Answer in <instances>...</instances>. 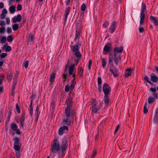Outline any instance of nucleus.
<instances>
[{
  "instance_id": "1",
  "label": "nucleus",
  "mask_w": 158,
  "mask_h": 158,
  "mask_svg": "<svg viewBox=\"0 0 158 158\" xmlns=\"http://www.w3.org/2000/svg\"><path fill=\"white\" fill-rule=\"evenodd\" d=\"M21 139L18 137L14 138L13 141L14 143V147L15 150H18L20 149L21 144L20 143Z\"/></svg>"
},
{
  "instance_id": "41",
  "label": "nucleus",
  "mask_w": 158,
  "mask_h": 158,
  "mask_svg": "<svg viewBox=\"0 0 158 158\" xmlns=\"http://www.w3.org/2000/svg\"><path fill=\"white\" fill-rule=\"evenodd\" d=\"M64 133V131L62 128L60 127L59 130V134L60 135H62Z\"/></svg>"
},
{
  "instance_id": "6",
  "label": "nucleus",
  "mask_w": 158,
  "mask_h": 158,
  "mask_svg": "<svg viewBox=\"0 0 158 158\" xmlns=\"http://www.w3.org/2000/svg\"><path fill=\"white\" fill-rule=\"evenodd\" d=\"M65 114L66 117L71 118V117L73 116V114L72 112L71 113L70 107L67 106L65 110Z\"/></svg>"
},
{
  "instance_id": "19",
  "label": "nucleus",
  "mask_w": 158,
  "mask_h": 158,
  "mask_svg": "<svg viewBox=\"0 0 158 158\" xmlns=\"http://www.w3.org/2000/svg\"><path fill=\"white\" fill-rule=\"evenodd\" d=\"M72 99L71 98H68L67 99L65 102V103L67 104V106L70 107L72 105Z\"/></svg>"
},
{
  "instance_id": "43",
  "label": "nucleus",
  "mask_w": 158,
  "mask_h": 158,
  "mask_svg": "<svg viewBox=\"0 0 158 158\" xmlns=\"http://www.w3.org/2000/svg\"><path fill=\"white\" fill-rule=\"evenodd\" d=\"M120 59V57L118 56V57L114 58V62L116 64V65H118V63L119 59Z\"/></svg>"
},
{
  "instance_id": "33",
  "label": "nucleus",
  "mask_w": 158,
  "mask_h": 158,
  "mask_svg": "<svg viewBox=\"0 0 158 158\" xmlns=\"http://www.w3.org/2000/svg\"><path fill=\"white\" fill-rule=\"evenodd\" d=\"M11 128L14 131H15L18 127L17 126L16 124L13 123L11 125Z\"/></svg>"
},
{
  "instance_id": "17",
  "label": "nucleus",
  "mask_w": 158,
  "mask_h": 158,
  "mask_svg": "<svg viewBox=\"0 0 158 158\" xmlns=\"http://www.w3.org/2000/svg\"><path fill=\"white\" fill-rule=\"evenodd\" d=\"M75 67V64H72L69 66V75H72L73 72V70Z\"/></svg>"
},
{
  "instance_id": "37",
  "label": "nucleus",
  "mask_w": 158,
  "mask_h": 158,
  "mask_svg": "<svg viewBox=\"0 0 158 158\" xmlns=\"http://www.w3.org/2000/svg\"><path fill=\"white\" fill-rule=\"evenodd\" d=\"M74 55L77 58H80L81 57V55L79 51L78 52H75Z\"/></svg>"
},
{
  "instance_id": "51",
  "label": "nucleus",
  "mask_w": 158,
  "mask_h": 158,
  "mask_svg": "<svg viewBox=\"0 0 158 158\" xmlns=\"http://www.w3.org/2000/svg\"><path fill=\"white\" fill-rule=\"evenodd\" d=\"M85 10H81L80 13V17L81 18H83L84 16V11Z\"/></svg>"
},
{
  "instance_id": "50",
  "label": "nucleus",
  "mask_w": 158,
  "mask_h": 158,
  "mask_svg": "<svg viewBox=\"0 0 158 158\" xmlns=\"http://www.w3.org/2000/svg\"><path fill=\"white\" fill-rule=\"evenodd\" d=\"M146 6L145 4L143 3L141 6V10H146Z\"/></svg>"
},
{
  "instance_id": "22",
  "label": "nucleus",
  "mask_w": 158,
  "mask_h": 158,
  "mask_svg": "<svg viewBox=\"0 0 158 158\" xmlns=\"http://www.w3.org/2000/svg\"><path fill=\"white\" fill-rule=\"evenodd\" d=\"M7 13V10H2V14L0 16V18L1 19H4L5 18L6 15Z\"/></svg>"
},
{
  "instance_id": "60",
  "label": "nucleus",
  "mask_w": 158,
  "mask_h": 158,
  "mask_svg": "<svg viewBox=\"0 0 158 158\" xmlns=\"http://www.w3.org/2000/svg\"><path fill=\"white\" fill-rule=\"evenodd\" d=\"M139 32L140 33H142L143 32L144 30L143 27H140L139 29Z\"/></svg>"
},
{
  "instance_id": "12",
  "label": "nucleus",
  "mask_w": 158,
  "mask_h": 158,
  "mask_svg": "<svg viewBox=\"0 0 158 158\" xmlns=\"http://www.w3.org/2000/svg\"><path fill=\"white\" fill-rule=\"evenodd\" d=\"M99 110V108H98L96 106V103L94 101L92 103V111L94 113H96Z\"/></svg>"
},
{
  "instance_id": "39",
  "label": "nucleus",
  "mask_w": 158,
  "mask_h": 158,
  "mask_svg": "<svg viewBox=\"0 0 158 158\" xmlns=\"http://www.w3.org/2000/svg\"><path fill=\"white\" fill-rule=\"evenodd\" d=\"M97 153V152L96 150H94L93 151L92 153L91 156V158H94L96 154Z\"/></svg>"
},
{
  "instance_id": "18",
  "label": "nucleus",
  "mask_w": 158,
  "mask_h": 158,
  "mask_svg": "<svg viewBox=\"0 0 158 158\" xmlns=\"http://www.w3.org/2000/svg\"><path fill=\"white\" fill-rule=\"evenodd\" d=\"M132 73V70L131 69H127L125 71V77H127L129 76H131Z\"/></svg>"
},
{
  "instance_id": "21",
  "label": "nucleus",
  "mask_w": 158,
  "mask_h": 158,
  "mask_svg": "<svg viewBox=\"0 0 158 158\" xmlns=\"http://www.w3.org/2000/svg\"><path fill=\"white\" fill-rule=\"evenodd\" d=\"M69 10H65L64 14V24L66 23L67 22V19L68 15H69Z\"/></svg>"
},
{
  "instance_id": "55",
  "label": "nucleus",
  "mask_w": 158,
  "mask_h": 158,
  "mask_svg": "<svg viewBox=\"0 0 158 158\" xmlns=\"http://www.w3.org/2000/svg\"><path fill=\"white\" fill-rule=\"evenodd\" d=\"M98 86L99 92L101 93L102 92V85L98 84Z\"/></svg>"
},
{
  "instance_id": "34",
  "label": "nucleus",
  "mask_w": 158,
  "mask_h": 158,
  "mask_svg": "<svg viewBox=\"0 0 158 158\" xmlns=\"http://www.w3.org/2000/svg\"><path fill=\"white\" fill-rule=\"evenodd\" d=\"M147 102H146L145 103L143 107V113L144 114H146L148 111V109L147 108Z\"/></svg>"
},
{
  "instance_id": "4",
  "label": "nucleus",
  "mask_w": 158,
  "mask_h": 158,
  "mask_svg": "<svg viewBox=\"0 0 158 158\" xmlns=\"http://www.w3.org/2000/svg\"><path fill=\"white\" fill-rule=\"evenodd\" d=\"M111 44L108 43L104 47L103 49V54L106 55L112 50L111 48Z\"/></svg>"
},
{
  "instance_id": "10",
  "label": "nucleus",
  "mask_w": 158,
  "mask_h": 158,
  "mask_svg": "<svg viewBox=\"0 0 158 158\" xmlns=\"http://www.w3.org/2000/svg\"><path fill=\"white\" fill-rule=\"evenodd\" d=\"M25 115V113H23L22 114L21 118L20 119V126L23 128V125L24 123Z\"/></svg>"
},
{
  "instance_id": "63",
  "label": "nucleus",
  "mask_w": 158,
  "mask_h": 158,
  "mask_svg": "<svg viewBox=\"0 0 158 158\" xmlns=\"http://www.w3.org/2000/svg\"><path fill=\"white\" fill-rule=\"evenodd\" d=\"M71 0H66L65 3L66 6H69Z\"/></svg>"
},
{
  "instance_id": "27",
  "label": "nucleus",
  "mask_w": 158,
  "mask_h": 158,
  "mask_svg": "<svg viewBox=\"0 0 158 158\" xmlns=\"http://www.w3.org/2000/svg\"><path fill=\"white\" fill-rule=\"evenodd\" d=\"M5 48V51L6 52H9L11 50V47L9 46H6L4 45L2 49Z\"/></svg>"
},
{
  "instance_id": "29",
  "label": "nucleus",
  "mask_w": 158,
  "mask_h": 158,
  "mask_svg": "<svg viewBox=\"0 0 158 158\" xmlns=\"http://www.w3.org/2000/svg\"><path fill=\"white\" fill-rule=\"evenodd\" d=\"M109 71L113 75L114 77H116L118 76V73L116 72L115 73V72L114 71L111 69L110 67V68Z\"/></svg>"
},
{
  "instance_id": "20",
  "label": "nucleus",
  "mask_w": 158,
  "mask_h": 158,
  "mask_svg": "<svg viewBox=\"0 0 158 158\" xmlns=\"http://www.w3.org/2000/svg\"><path fill=\"white\" fill-rule=\"evenodd\" d=\"M84 72V69L82 68V67H80L78 68V75L81 77H82L83 76V73Z\"/></svg>"
},
{
  "instance_id": "61",
  "label": "nucleus",
  "mask_w": 158,
  "mask_h": 158,
  "mask_svg": "<svg viewBox=\"0 0 158 158\" xmlns=\"http://www.w3.org/2000/svg\"><path fill=\"white\" fill-rule=\"evenodd\" d=\"M22 5L21 4H19L17 5V10H21Z\"/></svg>"
},
{
  "instance_id": "25",
  "label": "nucleus",
  "mask_w": 158,
  "mask_h": 158,
  "mask_svg": "<svg viewBox=\"0 0 158 158\" xmlns=\"http://www.w3.org/2000/svg\"><path fill=\"white\" fill-rule=\"evenodd\" d=\"M109 64L112 67H114V64L113 61V59L112 57V55L110 54V55L109 57Z\"/></svg>"
},
{
  "instance_id": "8",
  "label": "nucleus",
  "mask_w": 158,
  "mask_h": 158,
  "mask_svg": "<svg viewBox=\"0 0 158 158\" xmlns=\"http://www.w3.org/2000/svg\"><path fill=\"white\" fill-rule=\"evenodd\" d=\"M153 122L155 124L158 123V108L155 111Z\"/></svg>"
},
{
  "instance_id": "42",
  "label": "nucleus",
  "mask_w": 158,
  "mask_h": 158,
  "mask_svg": "<svg viewBox=\"0 0 158 158\" xmlns=\"http://www.w3.org/2000/svg\"><path fill=\"white\" fill-rule=\"evenodd\" d=\"M6 41V38L4 36H2L1 38V42L2 44L5 43Z\"/></svg>"
},
{
  "instance_id": "3",
  "label": "nucleus",
  "mask_w": 158,
  "mask_h": 158,
  "mask_svg": "<svg viewBox=\"0 0 158 158\" xmlns=\"http://www.w3.org/2000/svg\"><path fill=\"white\" fill-rule=\"evenodd\" d=\"M68 143L67 140V139L66 137H64L62 139V144L61 146L62 151V154L64 155V152L68 146Z\"/></svg>"
},
{
  "instance_id": "2",
  "label": "nucleus",
  "mask_w": 158,
  "mask_h": 158,
  "mask_svg": "<svg viewBox=\"0 0 158 158\" xmlns=\"http://www.w3.org/2000/svg\"><path fill=\"white\" fill-rule=\"evenodd\" d=\"M60 146L59 142L57 139H55L54 140V143L52 146L51 150L53 153H56L59 151Z\"/></svg>"
},
{
  "instance_id": "57",
  "label": "nucleus",
  "mask_w": 158,
  "mask_h": 158,
  "mask_svg": "<svg viewBox=\"0 0 158 158\" xmlns=\"http://www.w3.org/2000/svg\"><path fill=\"white\" fill-rule=\"evenodd\" d=\"M69 86L68 85H67L65 86V90L66 92H68L69 91Z\"/></svg>"
},
{
  "instance_id": "64",
  "label": "nucleus",
  "mask_w": 158,
  "mask_h": 158,
  "mask_svg": "<svg viewBox=\"0 0 158 158\" xmlns=\"http://www.w3.org/2000/svg\"><path fill=\"white\" fill-rule=\"evenodd\" d=\"M144 79L148 82L149 81V77L147 76H145Z\"/></svg>"
},
{
  "instance_id": "31",
  "label": "nucleus",
  "mask_w": 158,
  "mask_h": 158,
  "mask_svg": "<svg viewBox=\"0 0 158 158\" xmlns=\"http://www.w3.org/2000/svg\"><path fill=\"white\" fill-rule=\"evenodd\" d=\"M155 100V98L150 96L148 98V103L150 104L153 103Z\"/></svg>"
},
{
  "instance_id": "5",
  "label": "nucleus",
  "mask_w": 158,
  "mask_h": 158,
  "mask_svg": "<svg viewBox=\"0 0 158 158\" xmlns=\"http://www.w3.org/2000/svg\"><path fill=\"white\" fill-rule=\"evenodd\" d=\"M71 118L67 117L64 118L62 120L61 124L63 125H66L70 126L71 125Z\"/></svg>"
},
{
  "instance_id": "13",
  "label": "nucleus",
  "mask_w": 158,
  "mask_h": 158,
  "mask_svg": "<svg viewBox=\"0 0 158 158\" xmlns=\"http://www.w3.org/2000/svg\"><path fill=\"white\" fill-rule=\"evenodd\" d=\"M151 80L153 82H156L158 80V77L154 73H152L150 76Z\"/></svg>"
},
{
  "instance_id": "48",
  "label": "nucleus",
  "mask_w": 158,
  "mask_h": 158,
  "mask_svg": "<svg viewBox=\"0 0 158 158\" xmlns=\"http://www.w3.org/2000/svg\"><path fill=\"white\" fill-rule=\"evenodd\" d=\"M16 108L18 113H20V110L19 106H18L17 104H16Z\"/></svg>"
},
{
  "instance_id": "49",
  "label": "nucleus",
  "mask_w": 158,
  "mask_h": 158,
  "mask_svg": "<svg viewBox=\"0 0 158 158\" xmlns=\"http://www.w3.org/2000/svg\"><path fill=\"white\" fill-rule=\"evenodd\" d=\"M150 90L153 92V93H155L156 92V88L151 87L150 88Z\"/></svg>"
},
{
  "instance_id": "9",
  "label": "nucleus",
  "mask_w": 158,
  "mask_h": 158,
  "mask_svg": "<svg viewBox=\"0 0 158 158\" xmlns=\"http://www.w3.org/2000/svg\"><path fill=\"white\" fill-rule=\"evenodd\" d=\"M150 19L152 23L156 26H158V18L151 15Z\"/></svg>"
},
{
  "instance_id": "15",
  "label": "nucleus",
  "mask_w": 158,
  "mask_h": 158,
  "mask_svg": "<svg viewBox=\"0 0 158 158\" xmlns=\"http://www.w3.org/2000/svg\"><path fill=\"white\" fill-rule=\"evenodd\" d=\"M123 50V48L122 46L119 47H115L114 49V52L115 53H121Z\"/></svg>"
},
{
  "instance_id": "32",
  "label": "nucleus",
  "mask_w": 158,
  "mask_h": 158,
  "mask_svg": "<svg viewBox=\"0 0 158 158\" xmlns=\"http://www.w3.org/2000/svg\"><path fill=\"white\" fill-rule=\"evenodd\" d=\"M19 25L17 23L13 24L12 26V29L13 31H16L19 28Z\"/></svg>"
},
{
  "instance_id": "46",
  "label": "nucleus",
  "mask_w": 158,
  "mask_h": 158,
  "mask_svg": "<svg viewBox=\"0 0 158 158\" xmlns=\"http://www.w3.org/2000/svg\"><path fill=\"white\" fill-rule=\"evenodd\" d=\"M86 6L85 3H83L81 6V10H85Z\"/></svg>"
},
{
  "instance_id": "56",
  "label": "nucleus",
  "mask_w": 158,
  "mask_h": 158,
  "mask_svg": "<svg viewBox=\"0 0 158 158\" xmlns=\"http://www.w3.org/2000/svg\"><path fill=\"white\" fill-rule=\"evenodd\" d=\"M7 53H2L1 55V57L2 58H4L7 56Z\"/></svg>"
},
{
  "instance_id": "28",
  "label": "nucleus",
  "mask_w": 158,
  "mask_h": 158,
  "mask_svg": "<svg viewBox=\"0 0 158 158\" xmlns=\"http://www.w3.org/2000/svg\"><path fill=\"white\" fill-rule=\"evenodd\" d=\"M79 49L80 48L78 45H75L73 48L72 51L74 53L76 52L79 51Z\"/></svg>"
},
{
  "instance_id": "45",
  "label": "nucleus",
  "mask_w": 158,
  "mask_h": 158,
  "mask_svg": "<svg viewBox=\"0 0 158 158\" xmlns=\"http://www.w3.org/2000/svg\"><path fill=\"white\" fill-rule=\"evenodd\" d=\"M5 30V28L4 26H2L0 27V33H3Z\"/></svg>"
},
{
  "instance_id": "30",
  "label": "nucleus",
  "mask_w": 158,
  "mask_h": 158,
  "mask_svg": "<svg viewBox=\"0 0 158 158\" xmlns=\"http://www.w3.org/2000/svg\"><path fill=\"white\" fill-rule=\"evenodd\" d=\"M111 91V89L103 91L104 94V96H108V95L110 94V92Z\"/></svg>"
},
{
  "instance_id": "58",
  "label": "nucleus",
  "mask_w": 158,
  "mask_h": 158,
  "mask_svg": "<svg viewBox=\"0 0 158 158\" xmlns=\"http://www.w3.org/2000/svg\"><path fill=\"white\" fill-rule=\"evenodd\" d=\"M75 87V84H72L71 83L69 87L70 90H72Z\"/></svg>"
},
{
  "instance_id": "44",
  "label": "nucleus",
  "mask_w": 158,
  "mask_h": 158,
  "mask_svg": "<svg viewBox=\"0 0 158 158\" xmlns=\"http://www.w3.org/2000/svg\"><path fill=\"white\" fill-rule=\"evenodd\" d=\"M109 23L107 21H105L103 23V28H106L109 25Z\"/></svg>"
},
{
  "instance_id": "23",
  "label": "nucleus",
  "mask_w": 158,
  "mask_h": 158,
  "mask_svg": "<svg viewBox=\"0 0 158 158\" xmlns=\"http://www.w3.org/2000/svg\"><path fill=\"white\" fill-rule=\"evenodd\" d=\"M110 89H111L110 87L107 83H105L103 84L102 87L103 91Z\"/></svg>"
},
{
  "instance_id": "59",
  "label": "nucleus",
  "mask_w": 158,
  "mask_h": 158,
  "mask_svg": "<svg viewBox=\"0 0 158 158\" xmlns=\"http://www.w3.org/2000/svg\"><path fill=\"white\" fill-rule=\"evenodd\" d=\"M9 10H16V6L14 5L10 6L9 8Z\"/></svg>"
},
{
  "instance_id": "35",
  "label": "nucleus",
  "mask_w": 158,
  "mask_h": 158,
  "mask_svg": "<svg viewBox=\"0 0 158 158\" xmlns=\"http://www.w3.org/2000/svg\"><path fill=\"white\" fill-rule=\"evenodd\" d=\"M106 59L105 58L102 59V64L103 68H104L106 66Z\"/></svg>"
},
{
  "instance_id": "24",
  "label": "nucleus",
  "mask_w": 158,
  "mask_h": 158,
  "mask_svg": "<svg viewBox=\"0 0 158 158\" xmlns=\"http://www.w3.org/2000/svg\"><path fill=\"white\" fill-rule=\"evenodd\" d=\"M104 102L106 105H108L109 102V98L108 96H104Z\"/></svg>"
},
{
  "instance_id": "62",
  "label": "nucleus",
  "mask_w": 158,
  "mask_h": 158,
  "mask_svg": "<svg viewBox=\"0 0 158 158\" xmlns=\"http://www.w3.org/2000/svg\"><path fill=\"white\" fill-rule=\"evenodd\" d=\"M153 96L154 97V98L156 99H158V94L157 93H153Z\"/></svg>"
},
{
  "instance_id": "36",
  "label": "nucleus",
  "mask_w": 158,
  "mask_h": 158,
  "mask_svg": "<svg viewBox=\"0 0 158 158\" xmlns=\"http://www.w3.org/2000/svg\"><path fill=\"white\" fill-rule=\"evenodd\" d=\"M20 149H19L18 150H15V153L17 158H20V153L19 152Z\"/></svg>"
},
{
  "instance_id": "53",
  "label": "nucleus",
  "mask_w": 158,
  "mask_h": 158,
  "mask_svg": "<svg viewBox=\"0 0 158 158\" xmlns=\"http://www.w3.org/2000/svg\"><path fill=\"white\" fill-rule=\"evenodd\" d=\"M12 31L11 28L10 27H8L7 29V32L8 34L11 33Z\"/></svg>"
},
{
  "instance_id": "26",
  "label": "nucleus",
  "mask_w": 158,
  "mask_h": 158,
  "mask_svg": "<svg viewBox=\"0 0 158 158\" xmlns=\"http://www.w3.org/2000/svg\"><path fill=\"white\" fill-rule=\"evenodd\" d=\"M81 32L80 30L78 29H77L76 30V34L75 40H76L77 39H78L80 37V33Z\"/></svg>"
},
{
  "instance_id": "40",
  "label": "nucleus",
  "mask_w": 158,
  "mask_h": 158,
  "mask_svg": "<svg viewBox=\"0 0 158 158\" xmlns=\"http://www.w3.org/2000/svg\"><path fill=\"white\" fill-rule=\"evenodd\" d=\"M13 40L12 36L11 35H9L7 37V40L8 42H11Z\"/></svg>"
},
{
  "instance_id": "7",
  "label": "nucleus",
  "mask_w": 158,
  "mask_h": 158,
  "mask_svg": "<svg viewBox=\"0 0 158 158\" xmlns=\"http://www.w3.org/2000/svg\"><path fill=\"white\" fill-rule=\"evenodd\" d=\"M116 26L117 23L115 21H114L112 22L109 29V31L110 33L112 34L115 31Z\"/></svg>"
},
{
  "instance_id": "52",
  "label": "nucleus",
  "mask_w": 158,
  "mask_h": 158,
  "mask_svg": "<svg viewBox=\"0 0 158 158\" xmlns=\"http://www.w3.org/2000/svg\"><path fill=\"white\" fill-rule=\"evenodd\" d=\"M12 75L11 74H10L9 76H7V79L8 81H11L12 79Z\"/></svg>"
},
{
  "instance_id": "38",
  "label": "nucleus",
  "mask_w": 158,
  "mask_h": 158,
  "mask_svg": "<svg viewBox=\"0 0 158 158\" xmlns=\"http://www.w3.org/2000/svg\"><path fill=\"white\" fill-rule=\"evenodd\" d=\"M29 61L28 60L24 61L23 63V65L25 67V68L26 69L27 68Z\"/></svg>"
},
{
  "instance_id": "47",
  "label": "nucleus",
  "mask_w": 158,
  "mask_h": 158,
  "mask_svg": "<svg viewBox=\"0 0 158 158\" xmlns=\"http://www.w3.org/2000/svg\"><path fill=\"white\" fill-rule=\"evenodd\" d=\"M98 84L101 85L102 82L101 78L100 77H98Z\"/></svg>"
},
{
  "instance_id": "16",
  "label": "nucleus",
  "mask_w": 158,
  "mask_h": 158,
  "mask_svg": "<svg viewBox=\"0 0 158 158\" xmlns=\"http://www.w3.org/2000/svg\"><path fill=\"white\" fill-rule=\"evenodd\" d=\"M56 73L54 72H52L50 75L49 81L52 84L55 80L56 77Z\"/></svg>"
},
{
  "instance_id": "11",
  "label": "nucleus",
  "mask_w": 158,
  "mask_h": 158,
  "mask_svg": "<svg viewBox=\"0 0 158 158\" xmlns=\"http://www.w3.org/2000/svg\"><path fill=\"white\" fill-rule=\"evenodd\" d=\"M144 10H141L140 15V26L142 25L144 22V19L145 18V14L144 13Z\"/></svg>"
},
{
  "instance_id": "54",
  "label": "nucleus",
  "mask_w": 158,
  "mask_h": 158,
  "mask_svg": "<svg viewBox=\"0 0 158 158\" xmlns=\"http://www.w3.org/2000/svg\"><path fill=\"white\" fill-rule=\"evenodd\" d=\"M64 126L62 127H61L62 128V129L63 130V131H64V130H68V126H67L66 125H63Z\"/></svg>"
},
{
  "instance_id": "14",
  "label": "nucleus",
  "mask_w": 158,
  "mask_h": 158,
  "mask_svg": "<svg viewBox=\"0 0 158 158\" xmlns=\"http://www.w3.org/2000/svg\"><path fill=\"white\" fill-rule=\"evenodd\" d=\"M22 17L20 14L16 16H15L13 18V21L14 23L17 22H20L21 20Z\"/></svg>"
}]
</instances>
